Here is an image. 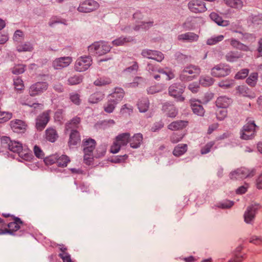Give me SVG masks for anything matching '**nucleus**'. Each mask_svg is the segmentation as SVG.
Segmentation results:
<instances>
[{
    "label": "nucleus",
    "mask_w": 262,
    "mask_h": 262,
    "mask_svg": "<svg viewBox=\"0 0 262 262\" xmlns=\"http://www.w3.org/2000/svg\"><path fill=\"white\" fill-rule=\"evenodd\" d=\"M25 71V66L23 64H18L12 69V73L14 74H20Z\"/></svg>",
    "instance_id": "60"
},
{
    "label": "nucleus",
    "mask_w": 262,
    "mask_h": 262,
    "mask_svg": "<svg viewBox=\"0 0 262 262\" xmlns=\"http://www.w3.org/2000/svg\"><path fill=\"white\" fill-rule=\"evenodd\" d=\"M83 160L85 164L90 165L94 157L93 151L96 147V142L92 139H86L83 141Z\"/></svg>",
    "instance_id": "2"
},
{
    "label": "nucleus",
    "mask_w": 262,
    "mask_h": 262,
    "mask_svg": "<svg viewBox=\"0 0 262 262\" xmlns=\"http://www.w3.org/2000/svg\"><path fill=\"white\" fill-rule=\"evenodd\" d=\"M104 96L101 92H96L90 96L89 101L91 103H96L101 101L104 98Z\"/></svg>",
    "instance_id": "37"
},
{
    "label": "nucleus",
    "mask_w": 262,
    "mask_h": 262,
    "mask_svg": "<svg viewBox=\"0 0 262 262\" xmlns=\"http://www.w3.org/2000/svg\"><path fill=\"white\" fill-rule=\"evenodd\" d=\"M242 53L239 52H229L226 56L225 58L227 61L233 62L237 61V60L243 57Z\"/></svg>",
    "instance_id": "32"
},
{
    "label": "nucleus",
    "mask_w": 262,
    "mask_h": 262,
    "mask_svg": "<svg viewBox=\"0 0 262 262\" xmlns=\"http://www.w3.org/2000/svg\"><path fill=\"white\" fill-rule=\"evenodd\" d=\"M214 145V142L213 141H211L207 143L204 147L202 148L201 150V154L205 155L209 152Z\"/></svg>",
    "instance_id": "54"
},
{
    "label": "nucleus",
    "mask_w": 262,
    "mask_h": 262,
    "mask_svg": "<svg viewBox=\"0 0 262 262\" xmlns=\"http://www.w3.org/2000/svg\"><path fill=\"white\" fill-rule=\"evenodd\" d=\"M82 81V77L81 76L74 75L69 78L68 84L69 85L78 84Z\"/></svg>",
    "instance_id": "44"
},
{
    "label": "nucleus",
    "mask_w": 262,
    "mask_h": 262,
    "mask_svg": "<svg viewBox=\"0 0 262 262\" xmlns=\"http://www.w3.org/2000/svg\"><path fill=\"white\" fill-rule=\"evenodd\" d=\"M185 86L183 84L180 83H174L169 88V94L170 96L177 98L178 100L183 101L184 98L181 96L184 92Z\"/></svg>",
    "instance_id": "12"
},
{
    "label": "nucleus",
    "mask_w": 262,
    "mask_h": 262,
    "mask_svg": "<svg viewBox=\"0 0 262 262\" xmlns=\"http://www.w3.org/2000/svg\"><path fill=\"white\" fill-rule=\"evenodd\" d=\"M134 40L133 37L131 36H120L113 41L112 43L115 46H125L128 43L132 42Z\"/></svg>",
    "instance_id": "26"
},
{
    "label": "nucleus",
    "mask_w": 262,
    "mask_h": 262,
    "mask_svg": "<svg viewBox=\"0 0 262 262\" xmlns=\"http://www.w3.org/2000/svg\"><path fill=\"white\" fill-rule=\"evenodd\" d=\"M231 98L223 96L218 97L216 100V105L217 107L222 108H226L232 103Z\"/></svg>",
    "instance_id": "24"
},
{
    "label": "nucleus",
    "mask_w": 262,
    "mask_h": 262,
    "mask_svg": "<svg viewBox=\"0 0 262 262\" xmlns=\"http://www.w3.org/2000/svg\"><path fill=\"white\" fill-rule=\"evenodd\" d=\"M125 95L124 91L121 88H115L113 92L108 96V98L118 104L123 98Z\"/></svg>",
    "instance_id": "17"
},
{
    "label": "nucleus",
    "mask_w": 262,
    "mask_h": 262,
    "mask_svg": "<svg viewBox=\"0 0 262 262\" xmlns=\"http://www.w3.org/2000/svg\"><path fill=\"white\" fill-rule=\"evenodd\" d=\"M32 46L30 42H25L24 44L20 45L17 47V50L19 52L31 51Z\"/></svg>",
    "instance_id": "48"
},
{
    "label": "nucleus",
    "mask_w": 262,
    "mask_h": 262,
    "mask_svg": "<svg viewBox=\"0 0 262 262\" xmlns=\"http://www.w3.org/2000/svg\"><path fill=\"white\" fill-rule=\"evenodd\" d=\"M23 222L18 217H15L14 222H11L8 224V227L10 230L9 234H12L13 231L18 230L20 228V225L22 224Z\"/></svg>",
    "instance_id": "31"
},
{
    "label": "nucleus",
    "mask_w": 262,
    "mask_h": 262,
    "mask_svg": "<svg viewBox=\"0 0 262 262\" xmlns=\"http://www.w3.org/2000/svg\"><path fill=\"white\" fill-rule=\"evenodd\" d=\"M199 39V35L193 32H187L178 35V39L180 41L193 42L196 41Z\"/></svg>",
    "instance_id": "21"
},
{
    "label": "nucleus",
    "mask_w": 262,
    "mask_h": 262,
    "mask_svg": "<svg viewBox=\"0 0 262 262\" xmlns=\"http://www.w3.org/2000/svg\"><path fill=\"white\" fill-rule=\"evenodd\" d=\"M188 146L186 144H179L172 151L173 155L176 157H180L184 155L187 150Z\"/></svg>",
    "instance_id": "29"
},
{
    "label": "nucleus",
    "mask_w": 262,
    "mask_h": 262,
    "mask_svg": "<svg viewBox=\"0 0 262 262\" xmlns=\"http://www.w3.org/2000/svg\"><path fill=\"white\" fill-rule=\"evenodd\" d=\"M200 73V68L194 65H190L184 68L180 75V78L183 81H191L196 77Z\"/></svg>",
    "instance_id": "5"
},
{
    "label": "nucleus",
    "mask_w": 262,
    "mask_h": 262,
    "mask_svg": "<svg viewBox=\"0 0 262 262\" xmlns=\"http://www.w3.org/2000/svg\"><path fill=\"white\" fill-rule=\"evenodd\" d=\"M191 107L194 114L200 116H203L204 115L205 110L200 101L191 100Z\"/></svg>",
    "instance_id": "22"
},
{
    "label": "nucleus",
    "mask_w": 262,
    "mask_h": 262,
    "mask_svg": "<svg viewBox=\"0 0 262 262\" xmlns=\"http://www.w3.org/2000/svg\"><path fill=\"white\" fill-rule=\"evenodd\" d=\"M219 86L224 89H228L234 86V81L232 79H226L219 83Z\"/></svg>",
    "instance_id": "49"
},
{
    "label": "nucleus",
    "mask_w": 262,
    "mask_h": 262,
    "mask_svg": "<svg viewBox=\"0 0 262 262\" xmlns=\"http://www.w3.org/2000/svg\"><path fill=\"white\" fill-rule=\"evenodd\" d=\"M111 47L103 41L95 42L88 47V51L92 55H103L111 50Z\"/></svg>",
    "instance_id": "3"
},
{
    "label": "nucleus",
    "mask_w": 262,
    "mask_h": 262,
    "mask_svg": "<svg viewBox=\"0 0 262 262\" xmlns=\"http://www.w3.org/2000/svg\"><path fill=\"white\" fill-rule=\"evenodd\" d=\"M138 64L136 61L133 62L132 66L129 67L125 70V71L127 73H136L138 70Z\"/></svg>",
    "instance_id": "63"
},
{
    "label": "nucleus",
    "mask_w": 262,
    "mask_h": 262,
    "mask_svg": "<svg viewBox=\"0 0 262 262\" xmlns=\"http://www.w3.org/2000/svg\"><path fill=\"white\" fill-rule=\"evenodd\" d=\"M188 125V122L183 120H178L173 121L168 126V129L172 130H177L182 129L186 127Z\"/></svg>",
    "instance_id": "27"
},
{
    "label": "nucleus",
    "mask_w": 262,
    "mask_h": 262,
    "mask_svg": "<svg viewBox=\"0 0 262 262\" xmlns=\"http://www.w3.org/2000/svg\"><path fill=\"white\" fill-rule=\"evenodd\" d=\"M99 7V4L94 0H85L81 3L77 10L82 13H89L97 10Z\"/></svg>",
    "instance_id": "11"
},
{
    "label": "nucleus",
    "mask_w": 262,
    "mask_h": 262,
    "mask_svg": "<svg viewBox=\"0 0 262 262\" xmlns=\"http://www.w3.org/2000/svg\"><path fill=\"white\" fill-rule=\"evenodd\" d=\"M260 207V204L256 203H254L247 207L244 214V221L247 224H251L253 222Z\"/></svg>",
    "instance_id": "8"
},
{
    "label": "nucleus",
    "mask_w": 262,
    "mask_h": 262,
    "mask_svg": "<svg viewBox=\"0 0 262 262\" xmlns=\"http://www.w3.org/2000/svg\"><path fill=\"white\" fill-rule=\"evenodd\" d=\"M34 154L37 158L41 160H43L45 158V154L44 152L37 145L34 146Z\"/></svg>",
    "instance_id": "50"
},
{
    "label": "nucleus",
    "mask_w": 262,
    "mask_h": 262,
    "mask_svg": "<svg viewBox=\"0 0 262 262\" xmlns=\"http://www.w3.org/2000/svg\"><path fill=\"white\" fill-rule=\"evenodd\" d=\"M80 141V135L76 130H73L71 132L69 141L68 142L70 147L76 145Z\"/></svg>",
    "instance_id": "30"
},
{
    "label": "nucleus",
    "mask_w": 262,
    "mask_h": 262,
    "mask_svg": "<svg viewBox=\"0 0 262 262\" xmlns=\"http://www.w3.org/2000/svg\"><path fill=\"white\" fill-rule=\"evenodd\" d=\"M50 111L43 112L37 117L36 119V128L38 130H43L50 120Z\"/></svg>",
    "instance_id": "16"
},
{
    "label": "nucleus",
    "mask_w": 262,
    "mask_h": 262,
    "mask_svg": "<svg viewBox=\"0 0 262 262\" xmlns=\"http://www.w3.org/2000/svg\"><path fill=\"white\" fill-rule=\"evenodd\" d=\"M14 88L17 90H21L24 88L23 82L21 79L16 78L14 80Z\"/></svg>",
    "instance_id": "64"
},
{
    "label": "nucleus",
    "mask_w": 262,
    "mask_h": 262,
    "mask_svg": "<svg viewBox=\"0 0 262 262\" xmlns=\"http://www.w3.org/2000/svg\"><path fill=\"white\" fill-rule=\"evenodd\" d=\"M130 134L128 133L118 135L111 147V152L116 154L119 151L122 146H125L129 142Z\"/></svg>",
    "instance_id": "6"
},
{
    "label": "nucleus",
    "mask_w": 262,
    "mask_h": 262,
    "mask_svg": "<svg viewBox=\"0 0 262 262\" xmlns=\"http://www.w3.org/2000/svg\"><path fill=\"white\" fill-rule=\"evenodd\" d=\"M149 100L146 98L141 99L138 103V107L140 112L144 113L148 110L149 107Z\"/></svg>",
    "instance_id": "34"
},
{
    "label": "nucleus",
    "mask_w": 262,
    "mask_h": 262,
    "mask_svg": "<svg viewBox=\"0 0 262 262\" xmlns=\"http://www.w3.org/2000/svg\"><path fill=\"white\" fill-rule=\"evenodd\" d=\"M224 38V36L223 35H220L217 36H213L210 38H208L207 40V44L208 45H213L217 42L221 41Z\"/></svg>",
    "instance_id": "47"
},
{
    "label": "nucleus",
    "mask_w": 262,
    "mask_h": 262,
    "mask_svg": "<svg viewBox=\"0 0 262 262\" xmlns=\"http://www.w3.org/2000/svg\"><path fill=\"white\" fill-rule=\"evenodd\" d=\"M142 141V134L141 133L136 134L131 138H130V146L133 148H137L140 147Z\"/></svg>",
    "instance_id": "25"
},
{
    "label": "nucleus",
    "mask_w": 262,
    "mask_h": 262,
    "mask_svg": "<svg viewBox=\"0 0 262 262\" xmlns=\"http://www.w3.org/2000/svg\"><path fill=\"white\" fill-rule=\"evenodd\" d=\"M69 162L70 159L67 156L62 155L61 157H58L57 164L60 167H66Z\"/></svg>",
    "instance_id": "46"
},
{
    "label": "nucleus",
    "mask_w": 262,
    "mask_h": 262,
    "mask_svg": "<svg viewBox=\"0 0 262 262\" xmlns=\"http://www.w3.org/2000/svg\"><path fill=\"white\" fill-rule=\"evenodd\" d=\"M111 83V80L107 77H101L94 81V84L97 86H104Z\"/></svg>",
    "instance_id": "43"
},
{
    "label": "nucleus",
    "mask_w": 262,
    "mask_h": 262,
    "mask_svg": "<svg viewBox=\"0 0 262 262\" xmlns=\"http://www.w3.org/2000/svg\"><path fill=\"white\" fill-rule=\"evenodd\" d=\"M18 156L26 161L31 162L33 159L32 154L25 149H23Z\"/></svg>",
    "instance_id": "52"
},
{
    "label": "nucleus",
    "mask_w": 262,
    "mask_h": 262,
    "mask_svg": "<svg viewBox=\"0 0 262 262\" xmlns=\"http://www.w3.org/2000/svg\"><path fill=\"white\" fill-rule=\"evenodd\" d=\"M225 3L229 7L240 9L243 6V3L241 0H224Z\"/></svg>",
    "instance_id": "33"
},
{
    "label": "nucleus",
    "mask_w": 262,
    "mask_h": 262,
    "mask_svg": "<svg viewBox=\"0 0 262 262\" xmlns=\"http://www.w3.org/2000/svg\"><path fill=\"white\" fill-rule=\"evenodd\" d=\"M92 59L90 56H81L75 62V69L77 72H83L89 69L92 64Z\"/></svg>",
    "instance_id": "10"
},
{
    "label": "nucleus",
    "mask_w": 262,
    "mask_h": 262,
    "mask_svg": "<svg viewBox=\"0 0 262 262\" xmlns=\"http://www.w3.org/2000/svg\"><path fill=\"white\" fill-rule=\"evenodd\" d=\"M214 81V79L210 76H201L200 78V83L203 86L212 85Z\"/></svg>",
    "instance_id": "39"
},
{
    "label": "nucleus",
    "mask_w": 262,
    "mask_h": 262,
    "mask_svg": "<svg viewBox=\"0 0 262 262\" xmlns=\"http://www.w3.org/2000/svg\"><path fill=\"white\" fill-rule=\"evenodd\" d=\"M58 160V156L57 155H53L50 156L49 157L45 158L43 162L46 165H51L54 164L55 163H57V160Z\"/></svg>",
    "instance_id": "59"
},
{
    "label": "nucleus",
    "mask_w": 262,
    "mask_h": 262,
    "mask_svg": "<svg viewBox=\"0 0 262 262\" xmlns=\"http://www.w3.org/2000/svg\"><path fill=\"white\" fill-rule=\"evenodd\" d=\"M70 98L71 101L76 105H79L80 103L79 95L76 93H72L70 95Z\"/></svg>",
    "instance_id": "61"
},
{
    "label": "nucleus",
    "mask_w": 262,
    "mask_h": 262,
    "mask_svg": "<svg viewBox=\"0 0 262 262\" xmlns=\"http://www.w3.org/2000/svg\"><path fill=\"white\" fill-rule=\"evenodd\" d=\"M163 90V88L161 85H155L149 87L147 89V93L148 94H154L157 93L161 92Z\"/></svg>",
    "instance_id": "51"
},
{
    "label": "nucleus",
    "mask_w": 262,
    "mask_h": 262,
    "mask_svg": "<svg viewBox=\"0 0 262 262\" xmlns=\"http://www.w3.org/2000/svg\"><path fill=\"white\" fill-rule=\"evenodd\" d=\"M216 116L217 120L222 121L227 116V111L226 108H220L216 111Z\"/></svg>",
    "instance_id": "45"
},
{
    "label": "nucleus",
    "mask_w": 262,
    "mask_h": 262,
    "mask_svg": "<svg viewBox=\"0 0 262 262\" xmlns=\"http://www.w3.org/2000/svg\"><path fill=\"white\" fill-rule=\"evenodd\" d=\"M147 70L150 75L152 76L157 80H160V75L159 74H156V72L164 76L165 77V79L167 80H171L174 77V74L172 71L168 68H165L164 69L159 68L155 65L151 63H148L147 64Z\"/></svg>",
    "instance_id": "1"
},
{
    "label": "nucleus",
    "mask_w": 262,
    "mask_h": 262,
    "mask_svg": "<svg viewBox=\"0 0 262 262\" xmlns=\"http://www.w3.org/2000/svg\"><path fill=\"white\" fill-rule=\"evenodd\" d=\"M117 104L109 98L107 102L104 105V110L107 113H111L114 110Z\"/></svg>",
    "instance_id": "42"
},
{
    "label": "nucleus",
    "mask_w": 262,
    "mask_h": 262,
    "mask_svg": "<svg viewBox=\"0 0 262 262\" xmlns=\"http://www.w3.org/2000/svg\"><path fill=\"white\" fill-rule=\"evenodd\" d=\"M210 17L219 26L225 27L228 26L229 24L228 20H223L222 18L215 12L211 13L210 14Z\"/></svg>",
    "instance_id": "28"
},
{
    "label": "nucleus",
    "mask_w": 262,
    "mask_h": 262,
    "mask_svg": "<svg viewBox=\"0 0 262 262\" xmlns=\"http://www.w3.org/2000/svg\"><path fill=\"white\" fill-rule=\"evenodd\" d=\"M5 140L8 142H9L8 144L9 149L13 152L18 154L19 155L21 151L23 150V146L20 143L15 141H11L10 138L8 137H6Z\"/></svg>",
    "instance_id": "20"
},
{
    "label": "nucleus",
    "mask_w": 262,
    "mask_h": 262,
    "mask_svg": "<svg viewBox=\"0 0 262 262\" xmlns=\"http://www.w3.org/2000/svg\"><path fill=\"white\" fill-rule=\"evenodd\" d=\"M184 135L173 133L170 137V141L173 143H177L181 141L184 137Z\"/></svg>",
    "instance_id": "56"
},
{
    "label": "nucleus",
    "mask_w": 262,
    "mask_h": 262,
    "mask_svg": "<svg viewBox=\"0 0 262 262\" xmlns=\"http://www.w3.org/2000/svg\"><path fill=\"white\" fill-rule=\"evenodd\" d=\"M10 125L12 129L15 133L24 132L26 129V124L20 120L11 121Z\"/></svg>",
    "instance_id": "23"
},
{
    "label": "nucleus",
    "mask_w": 262,
    "mask_h": 262,
    "mask_svg": "<svg viewBox=\"0 0 262 262\" xmlns=\"http://www.w3.org/2000/svg\"><path fill=\"white\" fill-rule=\"evenodd\" d=\"M48 24L50 27H53L54 25L56 24H62L65 25H67V20L65 19L57 16L52 17Z\"/></svg>",
    "instance_id": "38"
},
{
    "label": "nucleus",
    "mask_w": 262,
    "mask_h": 262,
    "mask_svg": "<svg viewBox=\"0 0 262 262\" xmlns=\"http://www.w3.org/2000/svg\"><path fill=\"white\" fill-rule=\"evenodd\" d=\"M189 9L192 12L202 13L207 10L205 3L202 0H191L188 4Z\"/></svg>",
    "instance_id": "13"
},
{
    "label": "nucleus",
    "mask_w": 262,
    "mask_h": 262,
    "mask_svg": "<svg viewBox=\"0 0 262 262\" xmlns=\"http://www.w3.org/2000/svg\"><path fill=\"white\" fill-rule=\"evenodd\" d=\"M230 73L231 69L229 65L219 64L211 69V74L215 77H222L228 76Z\"/></svg>",
    "instance_id": "9"
},
{
    "label": "nucleus",
    "mask_w": 262,
    "mask_h": 262,
    "mask_svg": "<svg viewBox=\"0 0 262 262\" xmlns=\"http://www.w3.org/2000/svg\"><path fill=\"white\" fill-rule=\"evenodd\" d=\"M141 55L145 58L154 59L158 62H161L164 58L163 54L161 52L148 49L142 50Z\"/></svg>",
    "instance_id": "15"
},
{
    "label": "nucleus",
    "mask_w": 262,
    "mask_h": 262,
    "mask_svg": "<svg viewBox=\"0 0 262 262\" xmlns=\"http://www.w3.org/2000/svg\"><path fill=\"white\" fill-rule=\"evenodd\" d=\"M249 73V70L247 69H244L239 71L235 75V78L236 79H242L246 78Z\"/></svg>",
    "instance_id": "58"
},
{
    "label": "nucleus",
    "mask_w": 262,
    "mask_h": 262,
    "mask_svg": "<svg viewBox=\"0 0 262 262\" xmlns=\"http://www.w3.org/2000/svg\"><path fill=\"white\" fill-rule=\"evenodd\" d=\"M257 79L258 74L257 73H252L247 79L246 82L249 85L254 86L257 82Z\"/></svg>",
    "instance_id": "40"
},
{
    "label": "nucleus",
    "mask_w": 262,
    "mask_h": 262,
    "mask_svg": "<svg viewBox=\"0 0 262 262\" xmlns=\"http://www.w3.org/2000/svg\"><path fill=\"white\" fill-rule=\"evenodd\" d=\"M154 22L152 21H141L139 24L135 26L134 29L136 31L139 30L141 28L144 29H148L153 25Z\"/></svg>",
    "instance_id": "41"
},
{
    "label": "nucleus",
    "mask_w": 262,
    "mask_h": 262,
    "mask_svg": "<svg viewBox=\"0 0 262 262\" xmlns=\"http://www.w3.org/2000/svg\"><path fill=\"white\" fill-rule=\"evenodd\" d=\"M11 118V113L0 111V123H4L10 120Z\"/></svg>",
    "instance_id": "53"
},
{
    "label": "nucleus",
    "mask_w": 262,
    "mask_h": 262,
    "mask_svg": "<svg viewBox=\"0 0 262 262\" xmlns=\"http://www.w3.org/2000/svg\"><path fill=\"white\" fill-rule=\"evenodd\" d=\"M72 58L69 56L57 58L52 62V66L54 69L60 70L68 67L72 62Z\"/></svg>",
    "instance_id": "14"
},
{
    "label": "nucleus",
    "mask_w": 262,
    "mask_h": 262,
    "mask_svg": "<svg viewBox=\"0 0 262 262\" xmlns=\"http://www.w3.org/2000/svg\"><path fill=\"white\" fill-rule=\"evenodd\" d=\"M257 128L258 127L255 125L254 121L247 120V123L244 125L241 130V138L245 140L253 139L255 136Z\"/></svg>",
    "instance_id": "4"
},
{
    "label": "nucleus",
    "mask_w": 262,
    "mask_h": 262,
    "mask_svg": "<svg viewBox=\"0 0 262 262\" xmlns=\"http://www.w3.org/2000/svg\"><path fill=\"white\" fill-rule=\"evenodd\" d=\"M24 37L23 32L19 30H17L15 32L13 39L14 41L19 42L24 39Z\"/></svg>",
    "instance_id": "55"
},
{
    "label": "nucleus",
    "mask_w": 262,
    "mask_h": 262,
    "mask_svg": "<svg viewBox=\"0 0 262 262\" xmlns=\"http://www.w3.org/2000/svg\"><path fill=\"white\" fill-rule=\"evenodd\" d=\"M254 173L255 170L254 169H249L246 167H241L231 172L229 174V178L233 180H241L253 177Z\"/></svg>",
    "instance_id": "7"
},
{
    "label": "nucleus",
    "mask_w": 262,
    "mask_h": 262,
    "mask_svg": "<svg viewBox=\"0 0 262 262\" xmlns=\"http://www.w3.org/2000/svg\"><path fill=\"white\" fill-rule=\"evenodd\" d=\"M249 242L255 245H262V237L260 236L253 235L250 238Z\"/></svg>",
    "instance_id": "57"
},
{
    "label": "nucleus",
    "mask_w": 262,
    "mask_h": 262,
    "mask_svg": "<svg viewBox=\"0 0 262 262\" xmlns=\"http://www.w3.org/2000/svg\"><path fill=\"white\" fill-rule=\"evenodd\" d=\"M45 75L42 76V80L37 81L34 84V95L41 94L47 90L48 83L45 81Z\"/></svg>",
    "instance_id": "18"
},
{
    "label": "nucleus",
    "mask_w": 262,
    "mask_h": 262,
    "mask_svg": "<svg viewBox=\"0 0 262 262\" xmlns=\"http://www.w3.org/2000/svg\"><path fill=\"white\" fill-rule=\"evenodd\" d=\"M80 122V118H74L70 122H68L66 124V130L68 131L69 130H71V132H73V130H75V129L78 127V125Z\"/></svg>",
    "instance_id": "35"
},
{
    "label": "nucleus",
    "mask_w": 262,
    "mask_h": 262,
    "mask_svg": "<svg viewBox=\"0 0 262 262\" xmlns=\"http://www.w3.org/2000/svg\"><path fill=\"white\" fill-rule=\"evenodd\" d=\"M162 111L169 117L174 118L178 114V110L173 104L166 102L163 105Z\"/></svg>",
    "instance_id": "19"
},
{
    "label": "nucleus",
    "mask_w": 262,
    "mask_h": 262,
    "mask_svg": "<svg viewBox=\"0 0 262 262\" xmlns=\"http://www.w3.org/2000/svg\"><path fill=\"white\" fill-rule=\"evenodd\" d=\"M238 92L243 96H247L248 94L249 89L244 85L238 86L237 88Z\"/></svg>",
    "instance_id": "62"
},
{
    "label": "nucleus",
    "mask_w": 262,
    "mask_h": 262,
    "mask_svg": "<svg viewBox=\"0 0 262 262\" xmlns=\"http://www.w3.org/2000/svg\"><path fill=\"white\" fill-rule=\"evenodd\" d=\"M46 139L51 142H54L58 137L56 131L52 128H48L46 130Z\"/></svg>",
    "instance_id": "36"
}]
</instances>
